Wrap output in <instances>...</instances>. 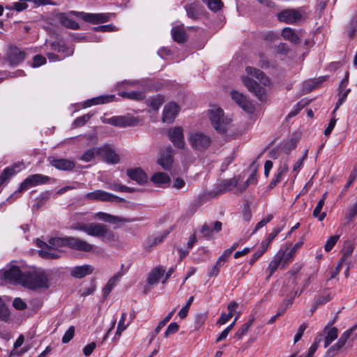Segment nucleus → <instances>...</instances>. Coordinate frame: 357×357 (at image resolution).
Segmentation results:
<instances>
[{"instance_id":"nucleus-34","label":"nucleus","mask_w":357,"mask_h":357,"mask_svg":"<svg viewBox=\"0 0 357 357\" xmlns=\"http://www.w3.org/2000/svg\"><path fill=\"white\" fill-rule=\"evenodd\" d=\"M94 218L106 222L117 223L119 222L125 221L124 219L119 217L110 215L105 212H98L95 214Z\"/></svg>"},{"instance_id":"nucleus-38","label":"nucleus","mask_w":357,"mask_h":357,"mask_svg":"<svg viewBox=\"0 0 357 357\" xmlns=\"http://www.w3.org/2000/svg\"><path fill=\"white\" fill-rule=\"evenodd\" d=\"M107 188L116 192H132L135 191L134 188L126 186L116 181L107 183Z\"/></svg>"},{"instance_id":"nucleus-45","label":"nucleus","mask_w":357,"mask_h":357,"mask_svg":"<svg viewBox=\"0 0 357 357\" xmlns=\"http://www.w3.org/2000/svg\"><path fill=\"white\" fill-rule=\"evenodd\" d=\"M333 298V295L331 293H322L315 297V305L314 308H317L319 305H324L330 301Z\"/></svg>"},{"instance_id":"nucleus-17","label":"nucleus","mask_w":357,"mask_h":357,"mask_svg":"<svg viewBox=\"0 0 357 357\" xmlns=\"http://www.w3.org/2000/svg\"><path fill=\"white\" fill-rule=\"evenodd\" d=\"M68 248L73 250L88 252L93 250V245L78 237L69 236Z\"/></svg>"},{"instance_id":"nucleus-60","label":"nucleus","mask_w":357,"mask_h":357,"mask_svg":"<svg viewBox=\"0 0 357 357\" xmlns=\"http://www.w3.org/2000/svg\"><path fill=\"white\" fill-rule=\"evenodd\" d=\"M357 178V169H354L350 174L349 176V180L346 185L344 186L342 189V192H346L348 190L349 188L351 186L352 183L356 180Z\"/></svg>"},{"instance_id":"nucleus-36","label":"nucleus","mask_w":357,"mask_h":357,"mask_svg":"<svg viewBox=\"0 0 357 357\" xmlns=\"http://www.w3.org/2000/svg\"><path fill=\"white\" fill-rule=\"evenodd\" d=\"M59 22L63 26L67 28L75 30L79 29V24L65 14H61L59 16Z\"/></svg>"},{"instance_id":"nucleus-49","label":"nucleus","mask_w":357,"mask_h":357,"mask_svg":"<svg viewBox=\"0 0 357 357\" xmlns=\"http://www.w3.org/2000/svg\"><path fill=\"white\" fill-rule=\"evenodd\" d=\"M350 91H351L350 89H347L344 91H339L340 98L335 104V107L334 108L333 113L335 112L339 109V107L343 104V102L346 100L347 96Z\"/></svg>"},{"instance_id":"nucleus-31","label":"nucleus","mask_w":357,"mask_h":357,"mask_svg":"<svg viewBox=\"0 0 357 357\" xmlns=\"http://www.w3.org/2000/svg\"><path fill=\"white\" fill-rule=\"evenodd\" d=\"M250 168L252 169V173L248 177V178L246 180L245 183L243 185H241L238 187V190L240 192H242L245 190V188L250 185H254L257 183V167L255 162H252Z\"/></svg>"},{"instance_id":"nucleus-63","label":"nucleus","mask_w":357,"mask_h":357,"mask_svg":"<svg viewBox=\"0 0 357 357\" xmlns=\"http://www.w3.org/2000/svg\"><path fill=\"white\" fill-rule=\"evenodd\" d=\"M185 185V182L181 178H176L173 180V183H171V187L176 190H181Z\"/></svg>"},{"instance_id":"nucleus-6","label":"nucleus","mask_w":357,"mask_h":357,"mask_svg":"<svg viewBox=\"0 0 357 357\" xmlns=\"http://www.w3.org/2000/svg\"><path fill=\"white\" fill-rule=\"evenodd\" d=\"M83 199L91 201L108 202H123L125 201L123 198L119 197L102 190H96L93 192H88L83 196Z\"/></svg>"},{"instance_id":"nucleus-61","label":"nucleus","mask_w":357,"mask_h":357,"mask_svg":"<svg viewBox=\"0 0 357 357\" xmlns=\"http://www.w3.org/2000/svg\"><path fill=\"white\" fill-rule=\"evenodd\" d=\"M273 218V215L269 214L266 218L259 221L255 226V228L252 232V234L255 233L258 229L264 227L267 223H268Z\"/></svg>"},{"instance_id":"nucleus-52","label":"nucleus","mask_w":357,"mask_h":357,"mask_svg":"<svg viewBox=\"0 0 357 357\" xmlns=\"http://www.w3.org/2000/svg\"><path fill=\"white\" fill-rule=\"evenodd\" d=\"M347 31L350 38H353L356 35L357 31V16L349 22Z\"/></svg>"},{"instance_id":"nucleus-40","label":"nucleus","mask_w":357,"mask_h":357,"mask_svg":"<svg viewBox=\"0 0 357 357\" xmlns=\"http://www.w3.org/2000/svg\"><path fill=\"white\" fill-rule=\"evenodd\" d=\"M255 319L252 317L249 319L246 323L241 326V327L236 331L234 337L237 340H241L248 332L250 326L252 325Z\"/></svg>"},{"instance_id":"nucleus-3","label":"nucleus","mask_w":357,"mask_h":357,"mask_svg":"<svg viewBox=\"0 0 357 357\" xmlns=\"http://www.w3.org/2000/svg\"><path fill=\"white\" fill-rule=\"evenodd\" d=\"M209 119L214 129L225 133L230 126V119L224 116L223 111L218 107L213 106L208 112Z\"/></svg>"},{"instance_id":"nucleus-48","label":"nucleus","mask_w":357,"mask_h":357,"mask_svg":"<svg viewBox=\"0 0 357 357\" xmlns=\"http://www.w3.org/2000/svg\"><path fill=\"white\" fill-rule=\"evenodd\" d=\"M93 114H86L77 117L73 123L74 128H78L84 126L92 117Z\"/></svg>"},{"instance_id":"nucleus-27","label":"nucleus","mask_w":357,"mask_h":357,"mask_svg":"<svg viewBox=\"0 0 357 357\" xmlns=\"http://www.w3.org/2000/svg\"><path fill=\"white\" fill-rule=\"evenodd\" d=\"M52 49L61 54V56L63 59L66 56H69L73 55L74 52V49L70 47L66 46L64 43L61 42H54L52 44Z\"/></svg>"},{"instance_id":"nucleus-4","label":"nucleus","mask_w":357,"mask_h":357,"mask_svg":"<svg viewBox=\"0 0 357 357\" xmlns=\"http://www.w3.org/2000/svg\"><path fill=\"white\" fill-rule=\"evenodd\" d=\"M47 284L48 278L43 271L27 272L24 278L23 286L29 289L46 288Z\"/></svg>"},{"instance_id":"nucleus-55","label":"nucleus","mask_w":357,"mask_h":357,"mask_svg":"<svg viewBox=\"0 0 357 357\" xmlns=\"http://www.w3.org/2000/svg\"><path fill=\"white\" fill-rule=\"evenodd\" d=\"M225 264L224 261H220V259L217 260L215 264L210 269L208 276H216L220 272V268Z\"/></svg>"},{"instance_id":"nucleus-16","label":"nucleus","mask_w":357,"mask_h":357,"mask_svg":"<svg viewBox=\"0 0 357 357\" xmlns=\"http://www.w3.org/2000/svg\"><path fill=\"white\" fill-rule=\"evenodd\" d=\"M357 328V325L353 326L349 329L344 331L340 337L339 338L338 341L331 346L328 350H327V354L333 356L335 353H337L340 349H342L346 344L348 339L350 337L351 333L355 331Z\"/></svg>"},{"instance_id":"nucleus-53","label":"nucleus","mask_w":357,"mask_h":357,"mask_svg":"<svg viewBox=\"0 0 357 357\" xmlns=\"http://www.w3.org/2000/svg\"><path fill=\"white\" fill-rule=\"evenodd\" d=\"M28 7V5L26 2H14L10 6H6V8L7 10H15L18 12L22 11L25 9H26Z\"/></svg>"},{"instance_id":"nucleus-5","label":"nucleus","mask_w":357,"mask_h":357,"mask_svg":"<svg viewBox=\"0 0 357 357\" xmlns=\"http://www.w3.org/2000/svg\"><path fill=\"white\" fill-rule=\"evenodd\" d=\"M88 235L102 238L105 242L115 241L114 234L109 229L108 226L101 223H90Z\"/></svg>"},{"instance_id":"nucleus-57","label":"nucleus","mask_w":357,"mask_h":357,"mask_svg":"<svg viewBox=\"0 0 357 357\" xmlns=\"http://www.w3.org/2000/svg\"><path fill=\"white\" fill-rule=\"evenodd\" d=\"M321 342V336H317L314 338V342L309 349V351L306 355L310 357H312L314 352L317 351L319 343Z\"/></svg>"},{"instance_id":"nucleus-20","label":"nucleus","mask_w":357,"mask_h":357,"mask_svg":"<svg viewBox=\"0 0 357 357\" xmlns=\"http://www.w3.org/2000/svg\"><path fill=\"white\" fill-rule=\"evenodd\" d=\"M321 341L324 340V347H328L338 336V329L336 327L325 326L321 333Z\"/></svg>"},{"instance_id":"nucleus-28","label":"nucleus","mask_w":357,"mask_h":357,"mask_svg":"<svg viewBox=\"0 0 357 357\" xmlns=\"http://www.w3.org/2000/svg\"><path fill=\"white\" fill-rule=\"evenodd\" d=\"M287 171L288 165L287 163L280 165L277 170V174L269 184L268 188L272 189L276 186L282 181L283 176L287 172Z\"/></svg>"},{"instance_id":"nucleus-12","label":"nucleus","mask_w":357,"mask_h":357,"mask_svg":"<svg viewBox=\"0 0 357 357\" xmlns=\"http://www.w3.org/2000/svg\"><path fill=\"white\" fill-rule=\"evenodd\" d=\"M167 135L173 145L180 149H184L185 146L184 140L183 129L181 126H175L168 129Z\"/></svg>"},{"instance_id":"nucleus-1","label":"nucleus","mask_w":357,"mask_h":357,"mask_svg":"<svg viewBox=\"0 0 357 357\" xmlns=\"http://www.w3.org/2000/svg\"><path fill=\"white\" fill-rule=\"evenodd\" d=\"M248 76H242L241 79L249 91L252 93L259 100H266V93L264 87L259 85V82L264 86H270V78L261 70L254 67L248 66L245 68Z\"/></svg>"},{"instance_id":"nucleus-10","label":"nucleus","mask_w":357,"mask_h":357,"mask_svg":"<svg viewBox=\"0 0 357 357\" xmlns=\"http://www.w3.org/2000/svg\"><path fill=\"white\" fill-rule=\"evenodd\" d=\"M175 153V150L171 146H167L164 149H161L160 151V156L158 158V164L165 170L170 169L174 162V156Z\"/></svg>"},{"instance_id":"nucleus-44","label":"nucleus","mask_w":357,"mask_h":357,"mask_svg":"<svg viewBox=\"0 0 357 357\" xmlns=\"http://www.w3.org/2000/svg\"><path fill=\"white\" fill-rule=\"evenodd\" d=\"M303 241L301 240L297 242L294 247H292L289 250H286V252H282L285 255V262H288L291 260L294 256L296 251L303 245Z\"/></svg>"},{"instance_id":"nucleus-7","label":"nucleus","mask_w":357,"mask_h":357,"mask_svg":"<svg viewBox=\"0 0 357 357\" xmlns=\"http://www.w3.org/2000/svg\"><path fill=\"white\" fill-rule=\"evenodd\" d=\"M304 11L300 9H285L278 15V20L287 24H294L303 20Z\"/></svg>"},{"instance_id":"nucleus-15","label":"nucleus","mask_w":357,"mask_h":357,"mask_svg":"<svg viewBox=\"0 0 357 357\" xmlns=\"http://www.w3.org/2000/svg\"><path fill=\"white\" fill-rule=\"evenodd\" d=\"M180 106L173 102L167 104L163 109L162 121L166 123H172L180 112Z\"/></svg>"},{"instance_id":"nucleus-51","label":"nucleus","mask_w":357,"mask_h":357,"mask_svg":"<svg viewBox=\"0 0 357 357\" xmlns=\"http://www.w3.org/2000/svg\"><path fill=\"white\" fill-rule=\"evenodd\" d=\"M126 318V313L123 312L121 314V319L119 321L116 335L120 336L123 331H125L128 326L129 324H125V320Z\"/></svg>"},{"instance_id":"nucleus-33","label":"nucleus","mask_w":357,"mask_h":357,"mask_svg":"<svg viewBox=\"0 0 357 357\" xmlns=\"http://www.w3.org/2000/svg\"><path fill=\"white\" fill-rule=\"evenodd\" d=\"M174 272V268L171 267L166 271V269L163 266H158V283L161 282L162 284H165L169 278L172 275Z\"/></svg>"},{"instance_id":"nucleus-19","label":"nucleus","mask_w":357,"mask_h":357,"mask_svg":"<svg viewBox=\"0 0 357 357\" xmlns=\"http://www.w3.org/2000/svg\"><path fill=\"white\" fill-rule=\"evenodd\" d=\"M48 160L52 166L59 170L70 171L75 166L73 161L68 159L49 157Z\"/></svg>"},{"instance_id":"nucleus-29","label":"nucleus","mask_w":357,"mask_h":357,"mask_svg":"<svg viewBox=\"0 0 357 357\" xmlns=\"http://www.w3.org/2000/svg\"><path fill=\"white\" fill-rule=\"evenodd\" d=\"M171 32L173 39L178 43H183L186 41L187 36L183 26H174Z\"/></svg>"},{"instance_id":"nucleus-43","label":"nucleus","mask_w":357,"mask_h":357,"mask_svg":"<svg viewBox=\"0 0 357 357\" xmlns=\"http://www.w3.org/2000/svg\"><path fill=\"white\" fill-rule=\"evenodd\" d=\"M202 2L207 5L208 8L213 11L218 12L223 6V3L221 0H202Z\"/></svg>"},{"instance_id":"nucleus-39","label":"nucleus","mask_w":357,"mask_h":357,"mask_svg":"<svg viewBox=\"0 0 357 357\" xmlns=\"http://www.w3.org/2000/svg\"><path fill=\"white\" fill-rule=\"evenodd\" d=\"M100 155V147H93L86 150L81 156V160L85 162L92 161L96 155Z\"/></svg>"},{"instance_id":"nucleus-24","label":"nucleus","mask_w":357,"mask_h":357,"mask_svg":"<svg viewBox=\"0 0 357 357\" xmlns=\"http://www.w3.org/2000/svg\"><path fill=\"white\" fill-rule=\"evenodd\" d=\"M93 267L91 265L85 264L74 267L71 271V276L75 278H82L90 275L93 271Z\"/></svg>"},{"instance_id":"nucleus-11","label":"nucleus","mask_w":357,"mask_h":357,"mask_svg":"<svg viewBox=\"0 0 357 357\" xmlns=\"http://www.w3.org/2000/svg\"><path fill=\"white\" fill-rule=\"evenodd\" d=\"M192 147L198 151H204L211 144V138L202 132H195L189 137Z\"/></svg>"},{"instance_id":"nucleus-62","label":"nucleus","mask_w":357,"mask_h":357,"mask_svg":"<svg viewBox=\"0 0 357 357\" xmlns=\"http://www.w3.org/2000/svg\"><path fill=\"white\" fill-rule=\"evenodd\" d=\"M46 63V58L42 55H36L33 57L32 66L34 68L39 67Z\"/></svg>"},{"instance_id":"nucleus-25","label":"nucleus","mask_w":357,"mask_h":357,"mask_svg":"<svg viewBox=\"0 0 357 357\" xmlns=\"http://www.w3.org/2000/svg\"><path fill=\"white\" fill-rule=\"evenodd\" d=\"M127 175L139 184H143L147 181V176L141 168L128 169Z\"/></svg>"},{"instance_id":"nucleus-14","label":"nucleus","mask_w":357,"mask_h":357,"mask_svg":"<svg viewBox=\"0 0 357 357\" xmlns=\"http://www.w3.org/2000/svg\"><path fill=\"white\" fill-rule=\"evenodd\" d=\"M26 273H23L17 266H11L3 273L5 280L10 283L21 284L23 285L24 278Z\"/></svg>"},{"instance_id":"nucleus-23","label":"nucleus","mask_w":357,"mask_h":357,"mask_svg":"<svg viewBox=\"0 0 357 357\" xmlns=\"http://www.w3.org/2000/svg\"><path fill=\"white\" fill-rule=\"evenodd\" d=\"M282 263H283L284 265L288 262H285V255L282 254L281 252H278L273 257V259L269 263V265L266 269V271L268 273L267 279H269L271 277V275L280 267Z\"/></svg>"},{"instance_id":"nucleus-59","label":"nucleus","mask_w":357,"mask_h":357,"mask_svg":"<svg viewBox=\"0 0 357 357\" xmlns=\"http://www.w3.org/2000/svg\"><path fill=\"white\" fill-rule=\"evenodd\" d=\"M357 215V202L354 204L345 214V218L350 221Z\"/></svg>"},{"instance_id":"nucleus-21","label":"nucleus","mask_w":357,"mask_h":357,"mask_svg":"<svg viewBox=\"0 0 357 357\" xmlns=\"http://www.w3.org/2000/svg\"><path fill=\"white\" fill-rule=\"evenodd\" d=\"M232 99L245 112L251 113L254 107L252 104L246 98V97L238 91L231 92Z\"/></svg>"},{"instance_id":"nucleus-37","label":"nucleus","mask_w":357,"mask_h":357,"mask_svg":"<svg viewBox=\"0 0 357 357\" xmlns=\"http://www.w3.org/2000/svg\"><path fill=\"white\" fill-rule=\"evenodd\" d=\"M120 96L123 98L137 101H139L145 98L144 93L139 91H123L120 93Z\"/></svg>"},{"instance_id":"nucleus-18","label":"nucleus","mask_w":357,"mask_h":357,"mask_svg":"<svg viewBox=\"0 0 357 357\" xmlns=\"http://www.w3.org/2000/svg\"><path fill=\"white\" fill-rule=\"evenodd\" d=\"M25 56L24 52L17 47H11L7 53L6 59L10 66H17L24 60Z\"/></svg>"},{"instance_id":"nucleus-32","label":"nucleus","mask_w":357,"mask_h":357,"mask_svg":"<svg viewBox=\"0 0 357 357\" xmlns=\"http://www.w3.org/2000/svg\"><path fill=\"white\" fill-rule=\"evenodd\" d=\"M22 163L15 164L12 167H6L0 174V186L4 183L9 178L15 175L17 172L15 167L21 168Z\"/></svg>"},{"instance_id":"nucleus-2","label":"nucleus","mask_w":357,"mask_h":357,"mask_svg":"<svg viewBox=\"0 0 357 357\" xmlns=\"http://www.w3.org/2000/svg\"><path fill=\"white\" fill-rule=\"evenodd\" d=\"M68 241L69 236L52 238L48 241V243L38 238L36 244L40 248L38 255L46 259H57L60 256L59 249L64 246L68 247Z\"/></svg>"},{"instance_id":"nucleus-47","label":"nucleus","mask_w":357,"mask_h":357,"mask_svg":"<svg viewBox=\"0 0 357 357\" xmlns=\"http://www.w3.org/2000/svg\"><path fill=\"white\" fill-rule=\"evenodd\" d=\"M324 205V201L319 200L313 211V216L317 218L319 221H322L326 215L325 212L321 213Z\"/></svg>"},{"instance_id":"nucleus-41","label":"nucleus","mask_w":357,"mask_h":357,"mask_svg":"<svg viewBox=\"0 0 357 357\" xmlns=\"http://www.w3.org/2000/svg\"><path fill=\"white\" fill-rule=\"evenodd\" d=\"M353 251H354L353 244L349 241L345 242L344 243L342 250L341 251L342 255L340 259V261L341 263H343L344 261H345L351 256Z\"/></svg>"},{"instance_id":"nucleus-30","label":"nucleus","mask_w":357,"mask_h":357,"mask_svg":"<svg viewBox=\"0 0 357 357\" xmlns=\"http://www.w3.org/2000/svg\"><path fill=\"white\" fill-rule=\"evenodd\" d=\"M114 98V95L109 96H100L96 98H91L86 101L84 104V107H90L95 105L105 104L113 101Z\"/></svg>"},{"instance_id":"nucleus-22","label":"nucleus","mask_w":357,"mask_h":357,"mask_svg":"<svg viewBox=\"0 0 357 357\" xmlns=\"http://www.w3.org/2000/svg\"><path fill=\"white\" fill-rule=\"evenodd\" d=\"M105 162L110 164H117L119 162L118 154L109 146L100 147V155Z\"/></svg>"},{"instance_id":"nucleus-35","label":"nucleus","mask_w":357,"mask_h":357,"mask_svg":"<svg viewBox=\"0 0 357 357\" xmlns=\"http://www.w3.org/2000/svg\"><path fill=\"white\" fill-rule=\"evenodd\" d=\"M282 37L292 43L298 44L300 43V38L295 31L290 28L286 27L282 31Z\"/></svg>"},{"instance_id":"nucleus-64","label":"nucleus","mask_w":357,"mask_h":357,"mask_svg":"<svg viewBox=\"0 0 357 357\" xmlns=\"http://www.w3.org/2000/svg\"><path fill=\"white\" fill-rule=\"evenodd\" d=\"M13 307L19 310H23L26 309V304L20 298H15L13 302Z\"/></svg>"},{"instance_id":"nucleus-9","label":"nucleus","mask_w":357,"mask_h":357,"mask_svg":"<svg viewBox=\"0 0 357 357\" xmlns=\"http://www.w3.org/2000/svg\"><path fill=\"white\" fill-rule=\"evenodd\" d=\"M105 123H109L116 127L134 126L139 123L137 117L132 116H115L102 121Z\"/></svg>"},{"instance_id":"nucleus-46","label":"nucleus","mask_w":357,"mask_h":357,"mask_svg":"<svg viewBox=\"0 0 357 357\" xmlns=\"http://www.w3.org/2000/svg\"><path fill=\"white\" fill-rule=\"evenodd\" d=\"M171 187V178L167 173L158 172V185Z\"/></svg>"},{"instance_id":"nucleus-13","label":"nucleus","mask_w":357,"mask_h":357,"mask_svg":"<svg viewBox=\"0 0 357 357\" xmlns=\"http://www.w3.org/2000/svg\"><path fill=\"white\" fill-rule=\"evenodd\" d=\"M76 16H80L83 20L93 24L103 23L110 20V13H85L83 12L73 11Z\"/></svg>"},{"instance_id":"nucleus-8","label":"nucleus","mask_w":357,"mask_h":357,"mask_svg":"<svg viewBox=\"0 0 357 357\" xmlns=\"http://www.w3.org/2000/svg\"><path fill=\"white\" fill-rule=\"evenodd\" d=\"M50 177L40 174H36L29 176L20 184L19 190L15 194L24 192L30 188L39 185L45 184L50 181Z\"/></svg>"},{"instance_id":"nucleus-50","label":"nucleus","mask_w":357,"mask_h":357,"mask_svg":"<svg viewBox=\"0 0 357 357\" xmlns=\"http://www.w3.org/2000/svg\"><path fill=\"white\" fill-rule=\"evenodd\" d=\"M197 3H193L185 6V10L189 17L196 19L197 17Z\"/></svg>"},{"instance_id":"nucleus-26","label":"nucleus","mask_w":357,"mask_h":357,"mask_svg":"<svg viewBox=\"0 0 357 357\" xmlns=\"http://www.w3.org/2000/svg\"><path fill=\"white\" fill-rule=\"evenodd\" d=\"M239 181L240 178L236 176L222 181L218 186V193L222 194L233 190L237 186Z\"/></svg>"},{"instance_id":"nucleus-42","label":"nucleus","mask_w":357,"mask_h":357,"mask_svg":"<svg viewBox=\"0 0 357 357\" xmlns=\"http://www.w3.org/2000/svg\"><path fill=\"white\" fill-rule=\"evenodd\" d=\"M119 277H120V274L118 273L116 275H114L109 279V280L108 281V282L106 284V285L105 286V287L102 289V295H103L104 298H106L109 294L112 289L116 284L117 280Z\"/></svg>"},{"instance_id":"nucleus-54","label":"nucleus","mask_w":357,"mask_h":357,"mask_svg":"<svg viewBox=\"0 0 357 357\" xmlns=\"http://www.w3.org/2000/svg\"><path fill=\"white\" fill-rule=\"evenodd\" d=\"M340 238L339 235H334L331 236L326 241L324 249L326 252H328L331 250V249L334 247V245L337 242L338 239Z\"/></svg>"},{"instance_id":"nucleus-58","label":"nucleus","mask_w":357,"mask_h":357,"mask_svg":"<svg viewBox=\"0 0 357 357\" xmlns=\"http://www.w3.org/2000/svg\"><path fill=\"white\" fill-rule=\"evenodd\" d=\"M9 316L8 310L4 305L2 299L0 298V319L6 321Z\"/></svg>"},{"instance_id":"nucleus-56","label":"nucleus","mask_w":357,"mask_h":357,"mask_svg":"<svg viewBox=\"0 0 357 357\" xmlns=\"http://www.w3.org/2000/svg\"><path fill=\"white\" fill-rule=\"evenodd\" d=\"M75 335V328L71 326L68 328V329L66 331L65 334L62 337V342L66 344L69 342L74 337Z\"/></svg>"}]
</instances>
